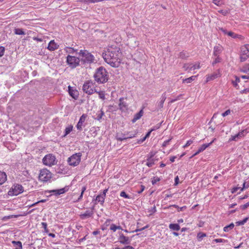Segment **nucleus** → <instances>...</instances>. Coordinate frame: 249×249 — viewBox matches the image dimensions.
Segmentation results:
<instances>
[{
	"instance_id": "1",
	"label": "nucleus",
	"mask_w": 249,
	"mask_h": 249,
	"mask_svg": "<svg viewBox=\"0 0 249 249\" xmlns=\"http://www.w3.org/2000/svg\"><path fill=\"white\" fill-rule=\"evenodd\" d=\"M120 48L116 46L108 47L107 50L102 54L105 62L112 67H118L120 64Z\"/></svg>"
},
{
	"instance_id": "2",
	"label": "nucleus",
	"mask_w": 249,
	"mask_h": 249,
	"mask_svg": "<svg viewBox=\"0 0 249 249\" xmlns=\"http://www.w3.org/2000/svg\"><path fill=\"white\" fill-rule=\"evenodd\" d=\"M93 77L97 83L104 84L108 81L109 74L104 67L100 66L96 70Z\"/></svg>"
},
{
	"instance_id": "3",
	"label": "nucleus",
	"mask_w": 249,
	"mask_h": 249,
	"mask_svg": "<svg viewBox=\"0 0 249 249\" xmlns=\"http://www.w3.org/2000/svg\"><path fill=\"white\" fill-rule=\"evenodd\" d=\"M78 54L82 57L80 61L83 64H90L93 62L94 60V56L87 50H81Z\"/></svg>"
},
{
	"instance_id": "4",
	"label": "nucleus",
	"mask_w": 249,
	"mask_h": 249,
	"mask_svg": "<svg viewBox=\"0 0 249 249\" xmlns=\"http://www.w3.org/2000/svg\"><path fill=\"white\" fill-rule=\"evenodd\" d=\"M138 132L137 130L134 131L125 132L124 133H117L116 139L118 141L122 142L124 140H126L128 139H131L135 137L137 134Z\"/></svg>"
},
{
	"instance_id": "5",
	"label": "nucleus",
	"mask_w": 249,
	"mask_h": 249,
	"mask_svg": "<svg viewBox=\"0 0 249 249\" xmlns=\"http://www.w3.org/2000/svg\"><path fill=\"white\" fill-rule=\"evenodd\" d=\"M81 157L82 153L80 152L73 154L68 159L69 165L73 167L77 166L81 161Z\"/></svg>"
},
{
	"instance_id": "6",
	"label": "nucleus",
	"mask_w": 249,
	"mask_h": 249,
	"mask_svg": "<svg viewBox=\"0 0 249 249\" xmlns=\"http://www.w3.org/2000/svg\"><path fill=\"white\" fill-rule=\"evenodd\" d=\"M52 177V174L51 172L46 169L41 170L38 176V179L42 182H47L49 181Z\"/></svg>"
},
{
	"instance_id": "7",
	"label": "nucleus",
	"mask_w": 249,
	"mask_h": 249,
	"mask_svg": "<svg viewBox=\"0 0 249 249\" xmlns=\"http://www.w3.org/2000/svg\"><path fill=\"white\" fill-rule=\"evenodd\" d=\"M80 59L77 57L68 55L67 57V63L71 68L73 69L79 65Z\"/></svg>"
},
{
	"instance_id": "8",
	"label": "nucleus",
	"mask_w": 249,
	"mask_h": 249,
	"mask_svg": "<svg viewBox=\"0 0 249 249\" xmlns=\"http://www.w3.org/2000/svg\"><path fill=\"white\" fill-rule=\"evenodd\" d=\"M24 191L21 185L17 184L14 185L8 192L9 196H17L22 193Z\"/></svg>"
},
{
	"instance_id": "9",
	"label": "nucleus",
	"mask_w": 249,
	"mask_h": 249,
	"mask_svg": "<svg viewBox=\"0 0 249 249\" xmlns=\"http://www.w3.org/2000/svg\"><path fill=\"white\" fill-rule=\"evenodd\" d=\"M42 161L44 164L48 166H52L56 164L55 157L52 154L46 155L43 159Z\"/></svg>"
},
{
	"instance_id": "10",
	"label": "nucleus",
	"mask_w": 249,
	"mask_h": 249,
	"mask_svg": "<svg viewBox=\"0 0 249 249\" xmlns=\"http://www.w3.org/2000/svg\"><path fill=\"white\" fill-rule=\"evenodd\" d=\"M118 241L122 245H128L130 244L131 238L124 235L123 233L120 232L118 237Z\"/></svg>"
},
{
	"instance_id": "11",
	"label": "nucleus",
	"mask_w": 249,
	"mask_h": 249,
	"mask_svg": "<svg viewBox=\"0 0 249 249\" xmlns=\"http://www.w3.org/2000/svg\"><path fill=\"white\" fill-rule=\"evenodd\" d=\"M92 82L90 81L85 82L83 86L84 92L89 95L92 94L94 92V90L92 89Z\"/></svg>"
},
{
	"instance_id": "12",
	"label": "nucleus",
	"mask_w": 249,
	"mask_h": 249,
	"mask_svg": "<svg viewBox=\"0 0 249 249\" xmlns=\"http://www.w3.org/2000/svg\"><path fill=\"white\" fill-rule=\"evenodd\" d=\"M249 57V50L244 45L241 48L240 61L244 62Z\"/></svg>"
},
{
	"instance_id": "13",
	"label": "nucleus",
	"mask_w": 249,
	"mask_h": 249,
	"mask_svg": "<svg viewBox=\"0 0 249 249\" xmlns=\"http://www.w3.org/2000/svg\"><path fill=\"white\" fill-rule=\"evenodd\" d=\"M119 107L122 111H125L128 109V104L124 101V98H120Z\"/></svg>"
},
{
	"instance_id": "14",
	"label": "nucleus",
	"mask_w": 249,
	"mask_h": 249,
	"mask_svg": "<svg viewBox=\"0 0 249 249\" xmlns=\"http://www.w3.org/2000/svg\"><path fill=\"white\" fill-rule=\"evenodd\" d=\"M94 207L91 208V210H87L84 213L80 214L79 216L81 219H85L87 218L92 216L94 212Z\"/></svg>"
},
{
	"instance_id": "15",
	"label": "nucleus",
	"mask_w": 249,
	"mask_h": 249,
	"mask_svg": "<svg viewBox=\"0 0 249 249\" xmlns=\"http://www.w3.org/2000/svg\"><path fill=\"white\" fill-rule=\"evenodd\" d=\"M69 188L66 186L60 189L50 190L49 191V192L52 193L55 196H58L65 193V192H67Z\"/></svg>"
},
{
	"instance_id": "16",
	"label": "nucleus",
	"mask_w": 249,
	"mask_h": 249,
	"mask_svg": "<svg viewBox=\"0 0 249 249\" xmlns=\"http://www.w3.org/2000/svg\"><path fill=\"white\" fill-rule=\"evenodd\" d=\"M87 115L83 114L80 118V119L76 125V127L78 130L81 131L82 130L83 124L86 120Z\"/></svg>"
},
{
	"instance_id": "17",
	"label": "nucleus",
	"mask_w": 249,
	"mask_h": 249,
	"mask_svg": "<svg viewBox=\"0 0 249 249\" xmlns=\"http://www.w3.org/2000/svg\"><path fill=\"white\" fill-rule=\"evenodd\" d=\"M108 189H105L104 190V191L102 192V194L98 195L96 196V200L98 202H101L102 204H103L105 201V197L106 196V193L107 192Z\"/></svg>"
},
{
	"instance_id": "18",
	"label": "nucleus",
	"mask_w": 249,
	"mask_h": 249,
	"mask_svg": "<svg viewBox=\"0 0 249 249\" xmlns=\"http://www.w3.org/2000/svg\"><path fill=\"white\" fill-rule=\"evenodd\" d=\"M58 47H59V45H57L54 42V41L53 40H51L49 42V43L48 45V47H47V49L51 51H53L57 49L58 48Z\"/></svg>"
},
{
	"instance_id": "19",
	"label": "nucleus",
	"mask_w": 249,
	"mask_h": 249,
	"mask_svg": "<svg viewBox=\"0 0 249 249\" xmlns=\"http://www.w3.org/2000/svg\"><path fill=\"white\" fill-rule=\"evenodd\" d=\"M244 131L243 130L242 131L239 132L238 133L235 134V135L231 136V138L229 139V141H237L238 139L244 137Z\"/></svg>"
},
{
	"instance_id": "20",
	"label": "nucleus",
	"mask_w": 249,
	"mask_h": 249,
	"mask_svg": "<svg viewBox=\"0 0 249 249\" xmlns=\"http://www.w3.org/2000/svg\"><path fill=\"white\" fill-rule=\"evenodd\" d=\"M166 99V93H163L160 98V101L158 103L157 108L158 109H161L163 107V103Z\"/></svg>"
},
{
	"instance_id": "21",
	"label": "nucleus",
	"mask_w": 249,
	"mask_h": 249,
	"mask_svg": "<svg viewBox=\"0 0 249 249\" xmlns=\"http://www.w3.org/2000/svg\"><path fill=\"white\" fill-rule=\"evenodd\" d=\"M183 68L184 71H188L196 69V65H192V64L189 63L184 64Z\"/></svg>"
},
{
	"instance_id": "22",
	"label": "nucleus",
	"mask_w": 249,
	"mask_h": 249,
	"mask_svg": "<svg viewBox=\"0 0 249 249\" xmlns=\"http://www.w3.org/2000/svg\"><path fill=\"white\" fill-rule=\"evenodd\" d=\"M143 113V110L141 109L139 112L135 114L133 119L132 120V123H135L138 120L140 119Z\"/></svg>"
},
{
	"instance_id": "23",
	"label": "nucleus",
	"mask_w": 249,
	"mask_h": 249,
	"mask_svg": "<svg viewBox=\"0 0 249 249\" xmlns=\"http://www.w3.org/2000/svg\"><path fill=\"white\" fill-rule=\"evenodd\" d=\"M7 179V175L4 172L0 171V184H3Z\"/></svg>"
},
{
	"instance_id": "24",
	"label": "nucleus",
	"mask_w": 249,
	"mask_h": 249,
	"mask_svg": "<svg viewBox=\"0 0 249 249\" xmlns=\"http://www.w3.org/2000/svg\"><path fill=\"white\" fill-rule=\"evenodd\" d=\"M215 140V139H214L211 142L209 143H205L202 144L199 148H198V152H201L203 151L206 148L209 147L210 145H211L214 141Z\"/></svg>"
},
{
	"instance_id": "25",
	"label": "nucleus",
	"mask_w": 249,
	"mask_h": 249,
	"mask_svg": "<svg viewBox=\"0 0 249 249\" xmlns=\"http://www.w3.org/2000/svg\"><path fill=\"white\" fill-rule=\"evenodd\" d=\"M219 76V73L218 72H214L212 74L210 75H208L207 77V82H209L212 80L215 79L217 78Z\"/></svg>"
},
{
	"instance_id": "26",
	"label": "nucleus",
	"mask_w": 249,
	"mask_h": 249,
	"mask_svg": "<svg viewBox=\"0 0 249 249\" xmlns=\"http://www.w3.org/2000/svg\"><path fill=\"white\" fill-rule=\"evenodd\" d=\"M222 52V47L220 46H216L213 49V55L219 56V54Z\"/></svg>"
},
{
	"instance_id": "27",
	"label": "nucleus",
	"mask_w": 249,
	"mask_h": 249,
	"mask_svg": "<svg viewBox=\"0 0 249 249\" xmlns=\"http://www.w3.org/2000/svg\"><path fill=\"white\" fill-rule=\"evenodd\" d=\"M156 160L154 159L147 158L146 165L149 167H152L155 164V161Z\"/></svg>"
},
{
	"instance_id": "28",
	"label": "nucleus",
	"mask_w": 249,
	"mask_h": 249,
	"mask_svg": "<svg viewBox=\"0 0 249 249\" xmlns=\"http://www.w3.org/2000/svg\"><path fill=\"white\" fill-rule=\"evenodd\" d=\"M189 56V53L186 51H182L178 54V57L185 59Z\"/></svg>"
},
{
	"instance_id": "29",
	"label": "nucleus",
	"mask_w": 249,
	"mask_h": 249,
	"mask_svg": "<svg viewBox=\"0 0 249 249\" xmlns=\"http://www.w3.org/2000/svg\"><path fill=\"white\" fill-rule=\"evenodd\" d=\"M196 76L194 75L192 76L189 78L183 79L182 80L183 83H190L192 81L195 80L196 78Z\"/></svg>"
},
{
	"instance_id": "30",
	"label": "nucleus",
	"mask_w": 249,
	"mask_h": 249,
	"mask_svg": "<svg viewBox=\"0 0 249 249\" xmlns=\"http://www.w3.org/2000/svg\"><path fill=\"white\" fill-rule=\"evenodd\" d=\"M240 71L244 73H249V63L245 64L240 68Z\"/></svg>"
},
{
	"instance_id": "31",
	"label": "nucleus",
	"mask_w": 249,
	"mask_h": 249,
	"mask_svg": "<svg viewBox=\"0 0 249 249\" xmlns=\"http://www.w3.org/2000/svg\"><path fill=\"white\" fill-rule=\"evenodd\" d=\"M169 228L174 231H179L180 229V226L178 224H170Z\"/></svg>"
},
{
	"instance_id": "32",
	"label": "nucleus",
	"mask_w": 249,
	"mask_h": 249,
	"mask_svg": "<svg viewBox=\"0 0 249 249\" xmlns=\"http://www.w3.org/2000/svg\"><path fill=\"white\" fill-rule=\"evenodd\" d=\"M64 50L67 53H74L75 52L77 51V49H74L73 48L66 47L65 48Z\"/></svg>"
},
{
	"instance_id": "33",
	"label": "nucleus",
	"mask_w": 249,
	"mask_h": 249,
	"mask_svg": "<svg viewBox=\"0 0 249 249\" xmlns=\"http://www.w3.org/2000/svg\"><path fill=\"white\" fill-rule=\"evenodd\" d=\"M14 33L16 35H24L25 33L23 30L21 28H15L14 30Z\"/></svg>"
},
{
	"instance_id": "34",
	"label": "nucleus",
	"mask_w": 249,
	"mask_h": 249,
	"mask_svg": "<svg viewBox=\"0 0 249 249\" xmlns=\"http://www.w3.org/2000/svg\"><path fill=\"white\" fill-rule=\"evenodd\" d=\"M234 224L233 223H231L230 225L225 226L223 230L225 232H228L230 230H232L234 228Z\"/></svg>"
},
{
	"instance_id": "35",
	"label": "nucleus",
	"mask_w": 249,
	"mask_h": 249,
	"mask_svg": "<svg viewBox=\"0 0 249 249\" xmlns=\"http://www.w3.org/2000/svg\"><path fill=\"white\" fill-rule=\"evenodd\" d=\"M94 92H96L99 95V97L102 99L105 100V93L104 91H97L95 89H94Z\"/></svg>"
},
{
	"instance_id": "36",
	"label": "nucleus",
	"mask_w": 249,
	"mask_h": 249,
	"mask_svg": "<svg viewBox=\"0 0 249 249\" xmlns=\"http://www.w3.org/2000/svg\"><path fill=\"white\" fill-rule=\"evenodd\" d=\"M72 128L73 126L72 125H70L66 127L65 130V134L64 135L63 137H65L69 133H70V132L72 131Z\"/></svg>"
},
{
	"instance_id": "37",
	"label": "nucleus",
	"mask_w": 249,
	"mask_h": 249,
	"mask_svg": "<svg viewBox=\"0 0 249 249\" xmlns=\"http://www.w3.org/2000/svg\"><path fill=\"white\" fill-rule=\"evenodd\" d=\"M228 35L233 38H240L241 37V36L236 34L231 31H229L228 33Z\"/></svg>"
},
{
	"instance_id": "38",
	"label": "nucleus",
	"mask_w": 249,
	"mask_h": 249,
	"mask_svg": "<svg viewBox=\"0 0 249 249\" xmlns=\"http://www.w3.org/2000/svg\"><path fill=\"white\" fill-rule=\"evenodd\" d=\"M105 114L104 112L102 110V109L100 110L97 113V118L96 119L98 121H100L103 116H104Z\"/></svg>"
},
{
	"instance_id": "39",
	"label": "nucleus",
	"mask_w": 249,
	"mask_h": 249,
	"mask_svg": "<svg viewBox=\"0 0 249 249\" xmlns=\"http://www.w3.org/2000/svg\"><path fill=\"white\" fill-rule=\"evenodd\" d=\"M12 243L14 245L18 246V247L16 248L15 249H22V243L20 241H13L12 242Z\"/></svg>"
},
{
	"instance_id": "40",
	"label": "nucleus",
	"mask_w": 249,
	"mask_h": 249,
	"mask_svg": "<svg viewBox=\"0 0 249 249\" xmlns=\"http://www.w3.org/2000/svg\"><path fill=\"white\" fill-rule=\"evenodd\" d=\"M248 220V217L245 218L242 221H239L235 222L236 226H240L244 225L245 223L247 222V221Z\"/></svg>"
},
{
	"instance_id": "41",
	"label": "nucleus",
	"mask_w": 249,
	"mask_h": 249,
	"mask_svg": "<svg viewBox=\"0 0 249 249\" xmlns=\"http://www.w3.org/2000/svg\"><path fill=\"white\" fill-rule=\"evenodd\" d=\"M69 94L74 99L77 97V95L75 94L76 92L73 90H71L70 86H69Z\"/></svg>"
},
{
	"instance_id": "42",
	"label": "nucleus",
	"mask_w": 249,
	"mask_h": 249,
	"mask_svg": "<svg viewBox=\"0 0 249 249\" xmlns=\"http://www.w3.org/2000/svg\"><path fill=\"white\" fill-rule=\"evenodd\" d=\"M86 187L85 186H83L82 188V189H81V194H80L79 197H78V199L76 200V201H79L80 200L82 199V198L83 197V194H84V192L86 191Z\"/></svg>"
},
{
	"instance_id": "43",
	"label": "nucleus",
	"mask_w": 249,
	"mask_h": 249,
	"mask_svg": "<svg viewBox=\"0 0 249 249\" xmlns=\"http://www.w3.org/2000/svg\"><path fill=\"white\" fill-rule=\"evenodd\" d=\"M172 207L177 208L178 209V212H179L180 211H182L184 209L186 208V206L179 207L178 205H171L169 207V208H171Z\"/></svg>"
},
{
	"instance_id": "44",
	"label": "nucleus",
	"mask_w": 249,
	"mask_h": 249,
	"mask_svg": "<svg viewBox=\"0 0 249 249\" xmlns=\"http://www.w3.org/2000/svg\"><path fill=\"white\" fill-rule=\"evenodd\" d=\"M235 80L232 81V84L235 88H236L238 86L237 83L240 82V79L237 76H235Z\"/></svg>"
},
{
	"instance_id": "45",
	"label": "nucleus",
	"mask_w": 249,
	"mask_h": 249,
	"mask_svg": "<svg viewBox=\"0 0 249 249\" xmlns=\"http://www.w3.org/2000/svg\"><path fill=\"white\" fill-rule=\"evenodd\" d=\"M206 236V234L203 232H199L197 233V237L199 240H201L203 237Z\"/></svg>"
},
{
	"instance_id": "46",
	"label": "nucleus",
	"mask_w": 249,
	"mask_h": 249,
	"mask_svg": "<svg viewBox=\"0 0 249 249\" xmlns=\"http://www.w3.org/2000/svg\"><path fill=\"white\" fill-rule=\"evenodd\" d=\"M120 196L125 198H130V196L126 194L124 191H122L120 193Z\"/></svg>"
},
{
	"instance_id": "47",
	"label": "nucleus",
	"mask_w": 249,
	"mask_h": 249,
	"mask_svg": "<svg viewBox=\"0 0 249 249\" xmlns=\"http://www.w3.org/2000/svg\"><path fill=\"white\" fill-rule=\"evenodd\" d=\"M156 212V208L155 206L152 207L150 209L148 210V213H149V215H152L154 213Z\"/></svg>"
},
{
	"instance_id": "48",
	"label": "nucleus",
	"mask_w": 249,
	"mask_h": 249,
	"mask_svg": "<svg viewBox=\"0 0 249 249\" xmlns=\"http://www.w3.org/2000/svg\"><path fill=\"white\" fill-rule=\"evenodd\" d=\"M216 58L213 60V61L212 63V65H214L216 64L217 63H219L221 61V58L219 57V56H215Z\"/></svg>"
},
{
	"instance_id": "49",
	"label": "nucleus",
	"mask_w": 249,
	"mask_h": 249,
	"mask_svg": "<svg viewBox=\"0 0 249 249\" xmlns=\"http://www.w3.org/2000/svg\"><path fill=\"white\" fill-rule=\"evenodd\" d=\"M160 180V178L157 177H154L152 180V183L153 185L155 184L157 182Z\"/></svg>"
},
{
	"instance_id": "50",
	"label": "nucleus",
	"mask_w": 249,
	"mask_h": 249,
	"mask_svg": "<svg viewBox=\"0 0 249 249\" xmlns=\"http://www.w3.org/2000/svg\"><path fill=\"white\" fill-rule=\"evenodd\" d=\"M42 227L44 228V231L46 232H48L49 231L48 229H47V224L45 222H42L41 223Z\"/></svg>"
},
{
	"instance_id": "51",
	"label": "nucleus",
	"mask_w": 249,
	"mask_h": 249,
	"mask_svg": "<svg viewBox=\"0 0 249 249\" xmlns=\"http://www.w3.org/2000/svg\"><path fill=\"white\" fill-rule=\"evenodd\" d=\"M114 249H135L131 246H126L123 248H120L119 247H116Z\"/></svg>"
},
{
	"instance_id": "52",
	"label": "nucleus",
	"mask_w": 249,
	"mask_h": 249,
	"mask_svg": "<svg viewBox=\"0 0 249 249\" xmlns=\"http://www.w3.org/2000/svg\"><path fill=\"white\" fill-rule=\"evenodd\" d=\"M148 227H149V225H147L142 228L136 229L134 231H133V232H138L140 231H142V230L146 229V228H148Z\"/></svg>"
},
{
	"instance_id": "53",
	"label": "nucleus",
	"mask_w": 249,
	"mask_h": 249,
	"mask_svg": "<svg viewBox=\"0 0 249 249\" xmlns=\"http://www.w3.org/2000/svg\"><path fill=\"white\" fill-rule=\"evenodd\" d=\"M248 207H249V202H247L245 204L241 205L240 206V209L242 210H245Z\"/></svg>"
},
{
	"instance_id": "54",
	"label": "nucleus",
	"mask_w": 249,
	"mask_h": 249,
	"mask_svg": "<svg viewBox=\"0 0 249 249\" xmlns=\"http://www.w3.org/2000/svg\"><path fill=\"white\" fill-rule=\"evenodd\" d=\"M5 51L4 47L2 46H0V57H1L3 55Z\"/></svg>"
},
{
	"instance_id": "55",
	"label": "nucleus",
	"mask_w": 249,
	"mask_h": 249,
	"mask_svg": "<svg viewBox=\"0 0 249 249\" xmlns=\"http://www.w3.org/2000/svg\"><path fill=\"white\" fill-rule=\"evenodd\" d=\"M155 155V153L151 152L149 154L147 155V158L148 159H154L153 157Z\"/></svg>"
},
{
	"instance_id": "56",
	"label": "nucleus",
	"mask_w": 249,
	"mask_h": 249,
	"mask_svg": "<svg viewBox=\"0 0 249 249\" xmlns=\"http://www.w3.org/2000/svg\"><path fill=\"white\" fill-rule=\"evenodd\" d=\"M110 230H111V231H115L117 230V229H116V225H115L114 224H112L110 225Z\"/></svg>"
},
{
	"instance_id": "57",
	"label": "nucleus",
	"mask_w": 249,
	"mask_h": 249,
	"mask_svg": "<svg viewBox=\"0 0 249 249\" xmlns=\"http://www.w3.org/2000/svg\"><path fill=\"white\" fill-rule=\"evenodd\" d=\"M243 186L242 188H241V191H242L244 188H248V187H249V183H246V182H244V183H243Z\"/></svg>"
},
{
	"instance_id": "58",
	"label": "nucleus",
	"mask_w": 249,
	"mask_h": 249,
	"mask_svg": "<svg viewBox=\"0 0 249 249\" xmlns=\"http://www.w3.org/2000/svg\"><path fill=\"white\" fill-rule=\"evenodd\" d=\"M231 113V110L230 109L227 110L226 111L223 112L222 114V115L223 117H225L227 115H228Z\"/></svg>"
},
{
	"instance_id": "59",
	"label": "nucleus",
	"mask_w": 249,
	"mask_h": 249,
	"mask_svg": "<svg viewBox=\"0 0 249 249\" xmlns=\"http://www.w3.org/2000/svg\"><path fill=\"white\" fill-rule=\"evenodd\" d=\"M161 124H158L157 125L154 126L151 129V131H153L154 130H156L158 129H159L160 126Z\"/></svg>"
},
{
	"instance_id": "60",
	"label": "nucleus",
	"mask_w": 249,
	"mask_h": 249,
	"mask_svg": "<svg viewBox=\"0 0 249 249\" xmlns=\"http://www.w3.org/2000/svg\"><path fill=\"white\" fill-rule=\"evenodd\" d=\"M146 138L144 136L142 139H141L138 140L137 143L138 144H141L142 143L146 140Z\"/></svg>"
},
{
	"instance_id": "61",
	"label": "nucleus",
	"mask_w": 249,
	"mask_h": 249,
	"mask_svg": "<svg viewBox=\"0 0 249 249\" xmlns=\"http://www.w3.org/2000/svg\"><path fill=\"white\" fill-rule=\"evenodd\" d=\"M33 39L38 42H42L43 41V39L41 38L38 37H34Z\"/></svg>"
},
{
	"instance_id": "62",
	"label": "nucleus",
	"mask_w": 249,
	"mask_h": 249,
	"mask_svg": "<svg viewBox=\"0 0 249 249\" xmlns=\"http://www.w3.org/2000/svg\"><path fill=\"white\" fill-rule=\"evenodd\" d=\"M193 143V141L189 140L187 142L186 144L184 146V147H187L191 145Z\"/></svg>"
},
{
	"instance_id": "63",
	"label": "nucleus",
	"mask_w": 249,
	"mask_h": 249,
	"mask_svg": "<svg viewBox=\"0 0 249 249\" xmlns=\"http://www.w3.org/2000/svg\"><path fill=\"white\" fill-rule=\"evenodd\" d=\"M219 30L221 31L225 35H228L229 32H228L226 29L223 28H219Z\"/></svg>"
},
{
	"instance_id": "64",
	"label": "nucleus",
	"mask_w": 249,
	"mask_h": 249,
	"mask_svg": "<svg viewBox=\"0 0 249 249\" xmlns=\"http://www.w3.org/2000/svg\"><path fill=\"white\" fill-rule=\"evenodd\" d=\"M179 178L178 176H177L175 178V185H177L178 184Z\"/></svg>"
}]
</instances>
